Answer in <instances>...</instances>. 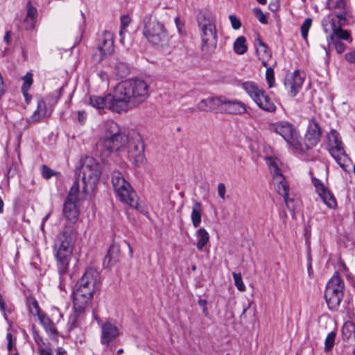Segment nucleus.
Wrapping results in <instances>:
<instances>
[{"label": "nucleus", "instance_id": "obj_2", "mask_svg": "<svg viewBox=\"0 0 355 355\" xmlns=\"http://www.w3.org/2000/svg\"><path fill=\"white\" fill-rule=\"evenodd\" d=\"M75 241L76 235L71 227H64L55 238L53 250L60 276L68 271Z\"/></svg>", "mask_w": 355, "mask_h": 355}, {"label": "nucleus", "instance_id": "obj_1", "mask_svg": "<svg viewBox=\"0 0 355 355\" xmlns=\"http://www.w3.org/2000/svg\"><path fill=\"white\" fill-rule=\"evenodd\" d=\"M149 96V86L141 79H128L118 83L113 95L90 97V105L96 109L108 108L115 112H127L137 107Z\"/></svg>", "mask_w": 355, "mask_h": 355}, {"label": "nucleus", "instance_id": "obj_17", "mask_svg": "<svg viewBox=\"0 0 355 355\" xmlns=\"http://www.w3.org/2000/svg\"><path fill=\"white\" fill-rule=\"evenodd\" d=\"M304 82L299 71L288 73L285 76L284 85L291 96H295L300 90Z\"/></svg>", "mask_w": 355, "mask_h": 355}, {"label": "nucleus", "instance_id": "obj_23", "mask_svg": "<svg viewBox=\"0 0 355 355\" xmlns=\"http://www.w3.org/2000/svg\"><path fill=\"white\" fill-rule=\"evenodd\" d=\"M77 202L66 200L64 204L63 214L69 223L74 224L79 216V211L76 205Z\"/></svg>", "mask_w": 355, "mask_h": 355}, {"label": "nucleus", "instance_id": "obj_49", "mask_svg": "<svg viewBox=\"0 0 355 355\" xmlns=\"http://www.w3.org/2000/svg\"><path fill=\"white\" fill-rule=\"evenodd\" d=\"M253 12L256 17L258 19L259 22L263 24H266L268 23V19L266 16L263 14L261 10L259 8H255L253 9Z\"/></svg>", "mask_w": 355, "mask_h": 355}, {"label": "nucleus", "instance_id": "obj_31", "mask_svg": "<svg viewBox=\"0 0 355 355\" xmlns=\"http://www.w3.org/2000/svg\"><path fill=\"white\" fill-rule=\"evenodd\" d=\"M201 217H202V208L200 202H196L192 208L191 212V221L192 224L195 227H197L200 225L201 223Z\"/></svg>", "mask_w": 355, "mask_h": 355}, {"label": "nucleus", "instance_id": "obj_34", "mask_svg": "<svg viewBox=\"0 0 355 355\" xmlns=\"http://www.w3.org/2000/svg\"><path fill=\"white\" fill-rule=\"evenodd\" d=\"M105 136L112 137L116 136L121 133L120 128L118 124L113 121H108L105 123Z\"/></svg>", "mask_w": 355, "mask_h": 355}, {"label": "nucleus", "instance_id": "obj_44", "mask_svg": "<svg viewBox=\"0 0 355 355\" xmlns=\"http://www.w3.org/2000/svg\"><path fill=\"white\" fill-rule=\"evenodd\" d=\"M82 312H79L74 309V312L69 316L68 321L69 330H71L75 328L77 325L80 314Z\"/></svg>", "mask_w": 355, "mask_h": 355}, {"label": "nucleus", "instance_id": "obj_9", "mask_svg": "<svg viewBox=\"0 0 355 355\" xmlns=\"http://www.w3.org/2000/svg\"><path fill=\"white\" fill-rule=\"evenodd\" d=\"M327 149L338 164L344 168L349 159L340 135L335 130H331L327 135Z\"/></svg>", "mask_w": 355, "mask_h": 355}, {"label": "nucleus", "instance_id": "obj_26", "mask_svg": "<svg viewBox=\"0 0 355 355\" xmlns=\"http://www.w3.org/2000/svg\"><path fill=\"white\" fill-rule=\"evenodd\" d=\"M256 51L259 56V59L262 62V64L265 67H267L268 61L271 57V53L269 51L268 46L261 40H259L256 45Z\"/></svg>", "mask_w": 355, "mask_h": 355}, {"label": "nucleus", "instance_id": "obj_62", "mask_svg": "<svg viewBox=\"0 0 355 355\" xmlns=\"http://www.w3.org/2000/svg\"><path fill=\"white\" fill-rule=\"evenodd\" d=\"M268 7L272 11L276 10L277 9V8H278V6H277V5L276 3H270Z\"/></svg>", "mask_w": 355, "mask_h": 355}, {"label": "nucleus", "instance_id": "obj_45", "mask_svg": "<svg viewBox=\"0 0 355 355\" xmlns=\"http://www.w3.org/2000/svg\"><path fill=\"white\" fill-rule=\"evenodd\" d=\"M267 162L270 168V173L272 174V177L276 176L277 175H280L282 173L278 168V165L277 162L272 157L267 158Z\"/></svg>", "mask_w": 355, "mask_h": 355}, {"label": "nucleus", "instance_id": "obj_27", "mask_svg": "<svg viewBox=\"0 0 355 355\" xmlns=\"http://www.w3.org/2000/svg\"><path fill=\"white\" fill-rule=\"evenodd\" d=\"M255 103L262 110L268 112H275L276 107L272 102L270 98L266 94L264 91H262L260 97L258 100H256Z\"/></svg>", "mask_w": 355, "mask_h": 355}, {"label": "nucleus", "instance_id": "obj_29", "mask_svg": "<svg viewBox=\"0 0 355 355\" xmlns=\"http://www.w3.org/2000/svg\"><path fill=\"white\" fill-rule=\"evenodd\" d=\"M342 334L344 340L349 342L353 341L355 339V322H346L342 328Z\"/></svg>", "mask_w": 355, "mask_h": 355}, {"label": "nucleus", "instance_id": "obj_28", "mask_svg": "<svg viewBox=\"0 0 355 355\" xmlns=\"http://www.w3.org/2000/svg\"><path fill=\"white\" fill-rule=\"evenodd\" d=\"M242 88L246 92V93H248L254 102L256 100L259 99V97H260L263 91L256 83L251 81L243 83L242 84Z\"/></svg>", "mask_w": 355, "mask_h": 355}, {"label": "nucleus", "instance_id": "obj_47", "mask_svg": "<svg viewBox=\"0 0 355 355\" xmlns=\"http://www.w3.org/2000/svg\"><path fill=\"white\" fill-rule=\"evenodd\" d=\"M232 276L237 289L240 291H244L245 290V286L243 282L241 275L240 273L233 272Z\"/></svg>", "mask_w": 355, "mask_h": 355}, {"label": "nucleus", "instance_id": "obj_43", "mask_svg": "<svg viewBox=\"0 0 355 355\" xmlns=\"http://www.w3.org/2000/svg\"><path fill=\"white\" fill-rule=\"evenodd\" d=\"M312 25V19L306 18L301 26V34L303 39L306 40L308 37L309 31Z\"/></svg>", "mask_w": 355, "mask_h": 355}, {"label": "nucleus", "instance_id": "obj_58", "mask_svg": "<svg viewBox=\"0 0 355 355\" xmlns=\"http://www.w3.org/2000/svg\"><path fill=\"white\" fill-rule=\"evenodd\" d=\"M6 303L3 300V298L2 297V295L0 294V309L1 311H5V309H6Z\"/></svg>", "mask_w": 355, "mask_h": 355}, {"label": "nucleus", "instance_id": "obj_4", "mask_svg": "<svg viewBox=\"0 0 355 355\" xmlns=\"http://www.w3.org/2000/svg\"><path fill=\"white\" fill-rule=\"evenodd\" d=\"M198 24L202 40L201 49L206 53H213L217 46V31L214 18L209 14H200Z\"/></svg>", "mask_w": 355, "mask_h": 355}, {"label": "nucleus", "instance_id": "obj_11", "mask_svg": "<svg viewBox=\"0 0 355 355\" xmlns=\"http://www.w3.org/2000/svg\"><path fill=\"white\" fill-rule=\"evenodd\" d=\"M126 148L128 149V159L133 164L139 166L145 163L144 146L138 132H131Z\"/></svg>", "mask_w": 355, "mask_h": 355}, {"label": "nucleus", "instance_id": "obj_39", "mask_svg": "<svg viewBox=\"0 0 355 355\" xmlns=\"http://www.w3.org/2000/svg\"><path fill=\"white\" fill-rule=\"evenodd\" d=\"M329 48L333 46L335 48L336 52L339 54L343 53L346 49V45L341 40H331V38L327 37Z\"/></svg>", "mask_w": 355, "mask_h": 355}, {"label": "nucleus", "instance_id": "obj_10", "mask_svg": "<svg viewBox=\"0 0 355 355\" xmlns=\"http://www.w3.org/2000/svg\"><path fill=\"white\" fill-rule=\"evenodd\" d=\"M347 24V19L344 21L340 19L331 18L329 16L324 17L322 21V25L326 33L331 32L329 38L331 40H345L349 42L352 41L350 33L342 28Z\"/></svg>", "mask_w": 355, "mask_h": 355}, {"label": "nucleus", "instance_id": "obj_5", "mask_svg": "<svg viewBox=\"0 0 355 355\" xmlns=\"http://www.w3.org/2000/svg\"><path fill=\"white\" fill-rule=\"evenodd\" d=\"M111 181L119 200L130 207L137 209V194L122 173L119 171H114L112 173Z\"/></svg>", "mask_w": 355, "mask_h": 355}, {"label": "nucleus", "instance_id": "obj_52", "mask_svg": "<svg viewBox=\"0 0 355 355\" xmlns=\"http://www.w3.org/2000/svg\"><path fill=\"white\" fill-rule=\"evenodd\" d=\"M218 195L223 200H225L226 199L225 193H226V187L225 184L219 183L217 187Z\"/></svg>", "mask_w": 355, "mask_h": 355}, {"label": "nucleus", "instance_id": "obj_18", "mask_svg": "<svg viewBox=\"0 0 355 355\" xmlns=\"http://www.w3.org/2000/svg\"><path fill=\"white\" fill-rule=\"evenodd\" d=\"M327 6L329 9L334 11L336 19L344 21L351 16L349 8L345 0H327Z\"/></svg>", "mask_w": 355, "mask_h": 355}, {"label": "nucleus", "instance_id": "obj_33", "mask_svg": "<svg viewBox=\"0 0 355 355\" xmlns=\"http://www.w3.org/2000/svg\"><path fill=\"white\" fill-rule=\"evenodd\" d=\"M234 52L238 55L244 54L248 50L246 38L244 36L237 37L233 45Z\"/></svg>", "mask_w": 355, "mask_h": 355}, {"label": "nucleus", "instance_id": "obj_54", "mask_svg": "<svg viewBox=\"0 0 355 355\" xmlns=\"http://www.w3.org/2000/svg\"><path fill=\"white\" fill-rule=\"evenodd\" d=\"M198 304L200 307H202L204 315L207 316L209 315V311L207 307V301L205 299H200Z\"/></svg>", "mask_w": 355, "mask_h": 355}, {"label": "nucleus", "instance_id": "obj_16", "mask_svg": "<svg viewBox=\"0 0 355 355\" xmlns=\"http://www.w3.org/2000/svg\"><path fill=\"white\" fill-rule=\"evenodd\" d=\"M312 184L315 188V191L321 198L324 203L331 209H334L337 206L336 200L327 187L318 178L312 177Z\"/></svg>", "mask_w": 355, "mask_h": 355}, {"label": "nucleus", "instance_id": "obj_6", "mask_svg": "<svg viewBox=\"0 0 355 355\" xmlns=\"http://www.w3.org/2000/svg\"><path fill=\"white\" fill-rule=\"evenodd\" d=\"M78 175L84 184V189L93 190L100 180L101 170L98 162L92 157L87 156L81 160L78 169Z\"/></svg>", "mask_w": 355, "mask_h": 355}, {"label": "nucleus", "instance_id": "obj_25", "mask_svg": "<svg viewBox=\"0 0 355 355\" xmlns=\"http://www.w3.org/2000/svg\"><path fill=\"white\" fill-rule=\"evenodd\" d=\"M46 114V105L42 98H38L37 102V108L33 114L26 119L30 123H37L44 118Z\"/></svg>", "mask_w": 355, "mask_h": 355}, {"label": "nucleus", "instance_id": "obj_15", "mask_svg": "<svg viewBox=\"0 0 355 355\" xmlns=\"http://www.w3.org/2000/svg\"><path fill=\"white\" fill-rule=\"evenodd\" d=\"M83 288H90L92 291H98L101 284V275L98 271L94 268H87L81 278L76 283Z\"/></svg>", "mask_w": 355, "mask_h": 355}, {"label": "nucleus", "instance_id": "obj_51", "mask_svg": "<svg viewBox=\"0 0 355 355\" xmlns=\"http://www.w3.org/2000/svg\"><path fill=\"white\" fill-rule=\"evenodd\" d=\"M229 19L234 29L237 30L241 28V21L236 16L231 15L229 16Z\"/></svg>", "mask_w": 355, "mask_h": 355}, {"label": "nucleus", "instance_id": "obj_14", "mask_svg": "<svg viewBox=\"0 0 355 355\" xmlns=\"http://www.w3.org/2000/svg\"><path fill=\"white\" fill-rule=\"evenodd\" d=\"M96 291L83 288L76 284L73 291V309L79 312H83L90 304Z\"/></svg>", "mask_w": 355, "mask_h": 355}, {"label": "nucleus", "instance_id": "obj_19", "mask_svg": "<svg viewBox=\"0 0 355 355\" xmlns=\"http://www.w3.org/2000/svg\"><path fill=\"white\" fill-rule=\"evenodd\" d=\"M223 101V96L209 97L201 100L197 104V108L198 110L203 112L214 111L221 112Z\"/></svg>", "mask_w": 355, "mask_h": 355}, {"label": "nucleus", "instance_id": "obj_63", "mask_svg": "<svg viewBox=\"0 0 355 355\" xmlns=\"http://www.w3.org/2000/svg\"><path fill=\"white\" fill-rule=\"evenodd\" d=\"M308 274H309V276L310 277H312V275H313V269H312V267H311V263H310V264H309V266H308Z\"/></svg>", "mask_w": 355, "mask_h": 355}, {"label": "nucleus", "instance_id": "obj_61", "mask_svg": "<svg viewBox=\"0 0 355 355\" xmlns=\"http://www.w3.org/2000/svg\"><path fill=\"white\" fill-rule=\"evenodd\" d=\"M10 32H6L5 35H4V41L6 42V43H8L9 41H10Z\"/></svg>", "mask_w": 355, "mask_h": 355}, {"label": "nucleus", "instance_id": "obj_55", "mask_svg": "<svg viewBox=\"0 0 355 355\" xmlns=\"http://www.w3.org/2000/svg\"><path fill=\"white\" fill-rule=\"evenodd\" d=\"M345 59L349 62H355V51L346 53Z\"/></svg>", "mask_w": 355, "mask_h": 355}, {"label": "nucleus", "instance_id": "obj_35", "mask_svg": "<svg viewBox=\"0 0 355 355\" xmlns=\"http://www.w3.org/2000/svg\"><path fill=\"white\" fill-rule=\"evenodd\" d=\"M115 136L104 137L99 145L107 153L114 152L115 148Z\"/></svg>", "mask_w": 355, "mask_h": 355}, {"label": "nucleus", "instance_id": "obj_56", "mask_svg": "<svg viewBox=\"0 0 355 355\" xmlns=\"http://www.w3.org/2000/svg\"><path fill=\"white\" fill-rule=\"evenodd\" d=\"M250 306H251V304L249 303L248 304V306L243 309V310L240 315V318L241 320L246 319V313H247L248 310L250 309Z\"/></svg>", "mask_w": 355, "mask_h": 355}, {"label": "nucleus", "instance_id": "obj_3", "mask_svg": "<svg viewBox=\"0 0 355 355\" xmlns=\"http://www.w3.org/2000/svg\"><path fill=\"white\" fill-rule=\"evenodd\" d=\"M143 35L153 46L165 49L169 46V35L164 25L152 15L143 19Z\"/></svg>", "mask_w": 355, "mask_h": 355}, {"label": "nucleus", "instance_id": "obj_64", "mask_svg": "<svg viewBox=\"0 0 355 355\" xmlns=\"http://www.w3.org/2000/svg\"><path fill=\"white\" fill-rule=\"evenodd\" d=\"M41 355H53V354L48 350H42L41 352Z\"/></svg>", "mask_w": 355, "mask_h": 355}, {"label": "nucleus", "instance_id": "obj_22", "mask_svg": "<svg viewBox=\"0 0 355 355\" xmlns=\"http://www.w3.org/2000/svg\"><path fill=\"white\" fill-rule=\"evenodd\" d=\"M273 182L277 193L284 198L287 207L291 208L290 202H293V199L288 198L289 187L283 175L276 174V176L273 177Z\"/></svg>", "mask_w": 355, "mask_h": 355}, {"label": "nucleus", "instance_id": "obj_8", "mask_svg": "<svg viewBox=\"0 0 355 355\" xmlns=\"http://www.w3.org/2000/svg\"><path fill=\"white\" fill-rule=\"evenodd\" d=\"M344 290V282L336 272L327 282L324 293L325 300L330 309H335L339 306L343 298Z\"/></svg>", "mask_w": 355, "mask_h": 355}, {"label": "nucleus", "instance_id": "obj_21", "mask_svg": "<svg viewBox=\"0 0 355 355\" xmlns=\"http://www.w3.org/2000/svg\"><path fill=\"white\" fill-rule=\"evenodd\" d=\"M246 112L244 103L237 100H227L223 96L221 112L232 114H241Z\"/></svg>", "mask_w": 355, "mask_h": 355}, {"label": "nucleus", "instance_id": "obj_37", "mask_svg": "<svg viewBox=\"0 0 355 355\" xmlns=\"http://www.w3.org/2000/svg\"><path fill=\"white\" fill-rule=\"evenodd\" d=\"M26 304L29 309L30 313L33 315H41L40 309L39 307L37 300L33 297H28L26 300Z\"/></svg>", "mask_w": 355, "mask_h": 355}, {"label": "nucleus", "instance_id": "obj_38", "mask_svg": "<svg viewBox=\"0 0 355 355\" xmlns=\"http://www.w3.org/2000/svg\"><path fill=\"white\" fill-rule=\"evenodd\" d=\"M79 193V184L78 181H75L72 184L69 192L68 197L66 200L78 202Z\"/></svg>", "mask_w": 355, "mask_h": 355}, {"label": "nucleus", "instance_id": "obj_40", "mask_svg": "<svg viewBox=\"0 0 355 355\" xmlns=\"http://www.w3.org/2000/svg\"><path fill=\"white\" fill-rule=\"evenodd\" d=\"M38 317L41 323L44 326L47 331H49L53 334L56 333V330L55 328L54 327L53 324L48 317H46L44 314L39 315Z\"/></svg>", "mask_w": 355, "mask_h": 355}, {"label": "nucleus", "instance_id": "obj_41", "mask_svg": "<svg viewBox=\"0 0 355 355\" xmlns=\"http://www.w3.org/2000/svg\"><path fill=\"white\" fill-rule=\"evenodd\" d=\"M336 334L334 331L329 333L324 340V351L329 352L334 346Z\"/></svg>", "mask_w": 355, "mask_h": 355}, {"label": "nucleus", "instance_id": "obj_32", "mask_svg": "<svg viewBox=\"0 0 355 355\" xmlns=\"http://www.w3.org/2000/svg\"><path fill=\"white\" fill-rule=\"evenodd\" d=\"M131 133H129L128 135H123L122 133H120L115 136V148L114 152L121 151L123 148H126L128 144L130 141V135Z\"/></svg>", "mask_w": 355, "mask_h": 355}, {"label": "nucleus", "instance_id": "obj_42", "mask_svg": "<svg viewBox=\"0 0 355 355\" xmlns=\"http://www.w3.org/2000/svg\"><path fill=\"white\" fill-rule=\"evenodd\" d=\"M119 250L114 246L110 247L107 255L105 256L103 265L109 266L112 260L115 261Z\"/></svg>", "mask_w": 355, "mask_h": 355}, {"label": "nucleus", "instance_id": "obj_7", "mask_svg": "<svg viewBox=\"0 0 355 355\" xmlns=\"http://www.w3.org/2000/svg\"><path fill=\"white\" fill-rule=\"evenodd\" d=\"M269 129L280 135L293 150L297 152L298 149H303L300 145V134L295 125L290 122L279 121L271 123Z\"/></svg>", "mask_w": 355, "mask_h": 355}, {"label": "nucleus", "instance_id": "obj_50", "mask_svg": "<svg viewBox=\"0 0 355 355\" xmlns=\"http://www.w3.org/2000/svg\"><path fill=\"white\" fill-rule=\"evenodd\" d=\"M130 17L128 15H123L121 17V31L120 35H122L124 31H126L127 27L130 23Z\"/></svg>", "mask_w": 355, "mask_h": 355}, {"label": "nucleus", "instance_id": "obj_59", "mask_svg": "<svg viewBox=\"0 0 355 355\" xmlns=\"http://www.w3.org/2000/svg\"><path fill=\"white\" fill-rule=\"evenodd\" d=\"M86 119L85 114L83 112H78V120L81 123H83Z\"/></svg>", "mask_w": 355, "mask_h": 355}, {"label": "nucleus", "instance_id": "obj_30", "mask_svg": "<svg viewBox=\"0 0 355 355\" xmlns=\"http://www.w3.org/2000/svg\"><path fill=\"white\" fill-rule=\"evenodd\" d=\"M196 236L197 239L196 247L199 250H201L209 240V233L205 229L200 228L196 231Z\"/></svg>", "mask_w": 355, "mask_h": 355}, {"label": "nucleus", "instance_id": "obj_46", "mask_svg": "<svg viewBox=\"0 0 355 355\" xmlns=\"http://www.w3.org/2000/svg\"><path fill=\"white\" fill-rule=\"evenodd\" d=\"M24 81V85H22V92L24 94L28 92L31 86L33 84V74L31 73H27L23 78Z\"/></svg>", "mask_w": 355, "mask_h": 355}, {"label": "nucleus", "instance_id": "obj_53", "mask_svg": "<svg viewBox=\"0 0 355 355\" xmlns=\"http://www.w3.org/2000/svg\"><path fill=\"white\" fill-rule=\"evenodd\" d=\"M54 173H55L54 171L53 170H51V168H49L48 166H42V176L45 179L48 180V179L51 178L54 175Z\"/></svg>", "mask_w": 355, "mask_h": 355}, {"label": "nucleus", "instance_id": "obj_48", "mask_svg": "<svg viewBox=\"0 0 355 355\" xmlns=\"http://www.w3.org/2000/svg\"><path fill=\"white\" fill-rule=\"evenodd\" d=\"M266 78L270 88L272 87L275 84V76H274V71L272 67H266Z\"/></svg>", "mask_w": 355, "mask_h": 355}, {"label": "nucleus", "instance_id": "obj_36", "mask_svg": "<svg viewBox=\"0 0 355 355\" xmlns=\"http://www.w3.org/2000/svg\"><path fill=\"white\" fill-rule=\"evenodd\" d=\"M130 72L128 66L122 62H118L114 66V73L118 78L126 77Z\"/></svg>", "mask_w": 355, "mask_h": 355}, {"label": "nucleus", "instance_id": "obj_24", "mask_svg": "<svg viewBox=\"0 0 355 355\" xmlns=\"http://www.w3.org/2000/svg\"><path fill=\"white\" fill-rule=\"evenodd\" d=\"M37 10L33 6L31 1L27 3V12L24 18L25 28L27 30L33 29L35 26Z\"/></svg>", "mask_w": 355, "mask_h": 355}, {"label": "nucleus", "instance_id": "obj_13", "mask_svg": "<svg viewBox=\"0 0 355 355\" xmlns=\"http://www.w3.org/2000/svg\"><path fill=\"white\" fill-rule=\"evenodd\" d=\"M321 135L322 131L320 125L315 119H311L305 135V142L303 143L302 139L300 140V145L303 147V149H298L297 152H305L316 146L320 141Z\"/></svg>", "mask_w": 355, "mask_h": 355}, {"label": "nucleus", "instance_id": "obj_57", "mask_svg": "<svg viewBox=\"0 0 355 355\" xmlns=\"http://www.w3.org/2000/svg\"><path fill=\"white\" fill-rule=\"evenodd\" d=\"M56 355H67V353L62 347H58L56 349Z\"/></svg>", "mask_w": 355, "mask_h": 355}, {"label": "nucleus", "instance_id": "obj_20", "mask_svg": "<svg viewBox=\"0 0 355 355\" xmlns=\"http://www.w3.org/2000/svg\"><path fill=\"white\" fill-rule=\"evenodd\" d=\"M101 342L108 345L112 341L119 336V329L112 323L106 322L101 324Z\"/></svg>", "mask_w": 355, "mask_h": 355}, {"label": "nucleus", "instance_id": "obj_12", "mask_svg": "<svg viewBox=\"0 0 355 355\" xmlns=\"http://www.w3.org/2000/svg\"><path fill=\"white\" fill-rule=\"evenodd\" d=\"M114 52L113 34L105 31L99 36L96 51L93 54L92 59L95 63H100L105 57Z\"/></svg>", "mask_w": 355, "mask_h": 355}, {"label": "nucleus", "instance_id": "obj_60", "mask_svg": "<svg viewBox=\"0 0 355 355\" xmlns=\"http://www.w3.org/2000/svg\"><path fill=\"white\" fill-rule=\"evenodd\" d=\"M49 216H50V213H49V214H46V215L44 217V218H43V220H42V225H41V229H42V230H43V229H44V223H46V221L49 219Z\"/></svg>", "mask_w": 355, "mask_h": 355}]
</instances>
